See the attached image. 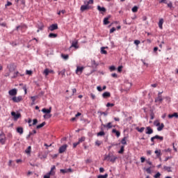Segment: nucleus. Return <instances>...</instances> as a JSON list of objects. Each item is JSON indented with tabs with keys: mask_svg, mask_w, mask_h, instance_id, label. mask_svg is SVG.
I'll use <instances>...</instances> for the list:
<instances>
[{
	"mask_svg": "<svg viewBox=\"0 0 178 178\" xmlns=\"http://www.w3.org/2000/svg\"><path fill=\"white\" fill-rule=\"evenodd\" d=\"M163 127H165V124H163V123H161L157 128L158 131H162V130H163Z\"/></svg>",
	"mask_w": 178,
	"mask_h": 178,
	"instance_id": "26",
	"label": "nucleus"
},
{
	"mask_svg": "<svg viewBox=\"0 0 178 178\" xmlns=\"http://www.w3.org/2000/svg\"><path fill=\"white\" fill-rule=\"evenodd\" d=\"M109 19H111V15L104 19L103 23L105 26L109 24Z\"/></svg>",
	"mask_w": 178,
	"mask_h": 178,
	"instance_id": "17",
	"label": "nucleus"
},
{
	"mask_svg": "<svg viewBox=\"0 0 178 178\" xmlns=\"http://www.w3.org/2000/svg\"><path fill=\"white\" fill-rule=\"evenodd\" d=\"M11 115L13 116L14 120H17L22 116L20 113H16L15 111L11 112Z\"/></svg>",
	"mask_w": 178,
	"mask_h": 178,
	"instance_id": "8",
	"label": "nucleus"
},
{
	"mask_svg": "<svg viewBox=\"0 0 178 178\" xmlns=\"http://www.w3.org/2000/svg\"><path fill=\"white\" fill-rule=\"evenodd\" d=\"M97 90H99V92L102 91V88L101 86H97Z\"/></svg>",
	"mask_w": 178,
	"mask_h": 178,
	"instance_id": "62",
	"label": "nucleus"
},
{
	"mask_svg": "<svg viewBox=\"0 0 178 178\" xmlns=\"http://www.w3.org/2000/svg\"><path fill=\"white\" fill-rule=\"evenodd\" d=\"M17 132L19 133V134H23L24 133L23 127H17Z\"/></svg>",
	"mask_w": 178,
	"mask_h": 178,
	"instance_id": "25",
	"label": "nucleus"
},
{
	"mask_svg": "<svg viewBox=\"0 0 178 178\" xmlns=\"http://www.w3.org/2000/svg\"><path fill=\"white\" fill-rule=\"evenodd\" d=\"M90 6L88 5H83L81 6V12H84V10H87L88 9H90Z\"/></svg>",
	"mask_w": 178,
	"mask_h": 178,
	"instance_id": "15",
	"label": "nucleus"
},
{
	"mask_svg": "<svg viewBox=\"0 0 178 178\" xmlns=\"http://www.w3.org/2000/svg\"><path fill=\"white\" fill-rule=\"evenodd\" d=\"M38 123V120L34 119L32 126H35V124H37Z\"/></svg>",
	"mask_w": 178,
	"mask_h": 178,
	"instance_id": "44",
	"label": "nucleus"
},
{
	"mask_svg": "<svg viewBox=\"0 0 178 178\" xmlns=\"http://www.w3.org/2000/svg\"><path fill=\"white\" fill-rule=\"evenodd\" d=\"M7 67L10 73H13V72H15V70H16V65L13 63L8 65Z\"/></svg>",
	"mask_w": 178,
	"mask_h": 178,
	"instance_id": "4",
	"label": "nucleus"
},
{
	"mask_svg": "<svg viewBox=\"0 0 178 178\" xmlns=\"http://www.w3.org/2000/svg\"><path fill=\"white\" fill-rule=\"evenodd\" d=\"M163 168L167 172H172V168L171 167L164 166Z\"/></svg>",
	"mask_w": 178,
	"mask_h": 178,
	"instance_id": "36",
	"label": "nucleus"
},
{
	"mask_svg": "<svg viewBox=\"0 0 178 178\" xmlns=\"http://www.w3.org/2000/svg\"><path fill=\"white\" fill-rule=\"evenodd\" d=\"M136 130L137 131H138L139 133H143L144 131V130H145V127H136Z\"/></svg>",
	"mask_w": 178,
	"mask_h": 178,
	"instance_id": "30",
	"label": "nucleus"
},
{
	"mask_svg": "<svg viewBox=\"0 0 178 178\" xmlns=\"http://www.w3.org/2000/svg\"><path fill=\"white\" fill-rule=\"evenodd\" d=\"M154 124L158 127L161 125V122H159V121L154 122Z\"/></svg>",
	"mask_w": 178,
	"mask_h": 178,
	"instance_id": "56",
	"label": "nucleus"
},
{
	"mask_svg": "<svg viewBox=\"0 0 178 178\" xmlns=\"http://www.w3.org/2000/svg\"><path fill=\"white\" fill-rule=\"evenodd\" d=\"M154 154H156V158H159V159H160V161H161V156H162V153H161V149L155 150Z\"/></svg>",
	"mask_w": 178,
	"mask_h": 178,
	"instance_id": "13",
	"label": "nucleus"
},
{
	"mask_svg": "<svg viewBox=\"0 0 178 178\" xmlns=\"http://www.w3.org/2000/svg\"><path fill=\"white\" fill-rule=\"evenodd\" d=\"M151 154H152V151H151V150L147 151V155H151Z\"/></svg>",
	"mask_w": 178,
	"mask_h": 178,
	"instance_id": "64",
	"label": "nucleus"
},
{
	"mask_svg": "<svg viewBox=\"0 0 178 178\" xmlns=\"http://www.w3.org/2000/svg\"><path fill=\"white\" fill-rule=\"evenodd\" d=\"M8 94L11 97H15V95H17V90L16 88L12 89L8 91Z\"/></svg>",
	"mask_w": 178,
	"mask_h": 178,
	"instance_id": "9",
	"label": "nucleus"
},
{
	"mask_svg": "<svg viewBox=\"0 0 178 178\" xmlns=\"http://www.w3.org/2000/svg\"><path fill=\"white\" fill-rule=\"evenodd\" d=\"M67 149V145H63L58 149L59 154H63Z\"/></svg>",
	"mask_w": 178,
	"mask_h": 178,
	"instance_id": "5",
	"label": "nucleus"
},
{
	"mask_svg": "<svg viewBox=\"0 0 178 178\" xmlns=\"http://www.w3.org/2000/svg\"><path fill=\"white\" fill-rule=\"evenodd\" d=\"M31 122H33V121L31 120V118H29L28 120V123L29 124V127H31V126H33V124H31Z\"/></svg>",
	"mask_w": 178,
	"mask_h": 178,
	"instance_id": "57",
	"label": "nucleus"
},
{
	"mask_svg": "<svg viewBox=\"0 0 178 178\" xmlns=\"http://www.w3.org/2000/svg\"><path fill=\"white\" fill-rule=\"evenodd\" d=\"M131 10L134 13H136V12H138V7H137V6H135L133 7Z\"/></svg>",
	"mask_w": 178,
	"mask_h": 178,
	"instance_id": "31",
	"label": "nucleus"
},
{
	"mask_svg": "<svg viewBox=\"0 0 178 178\" xmlns=\"http://www.w3.org/2000/svg\"><path fill=\"white\" fill-rule=\"evenodd\" d=\"M163 99L162 98V95H161V92L159 93L158 97L155 99V102H162Z\"/></svg>",
	"mask_w": 178,
	"mask_h": 178,
	"instance_id": "18",
	"label": "nucleus"
},
{
	"mask_svg": "<svg viewBox=\"0 0 178 178\" xmlns=\"http://www.w3.org/2000/svg\"><path fill=\"white\" fill-rule=\"evenodd\" d=\"M163 19L161 18L159 19V29H161V30L163 29Z\"/></svg>",
	"mask_w": 178,
	"mask_h": 178,
	"instance_id": "19",
	"label": "nucleus"
},
{
	"mask_svg": "<svg viewBox=\"0 0 178 178\" xmlns=\"http://www.w3.org/2000/svg\"><path fill=\"white\" fill-rule=\"evenodd\" d=\"M167 5L168 8H172V6H173V4L172 3V2L168 3Z\"/></svg>",
	"mask_w": 178,
	"mask_h": 178,
	"instance_id": "61",
	"label": "nucleus"
},
{
	"mask_svg": "<svg viewBox=\"0 0 178 178\" xmlns=\"http://www.w3.org/2000/svg\"><path fill=\"white\" fill-rule=\"evenodd\" d=\"M154 178H160L161 177V172H157L154 176Z\"/></svg>",
	"mask_w": 178,
	"mask_h": 178,
	"instance_id": "46",
	"label": "nucleus"
},
{
	"mask_svg": "<svg viewBox=\"0 0 178 178\" xmlns=\"http://www.w3.org/2000/svg\"><path fill=\"white\" fill-rule=\"evenodd\" d=\"M19 29H21V30H23L24 29H25V30H27V25L22 24L17 26L16 27L17 31H19Z\"/></svg>",
	"mask_w": 178,
	"mask_h": 178,
	"instance_id": "14",
	"label": "nucleus"
},
{
	"mask_svg": "<svg viewBox=\"0 0 178 178\" xmlns=\"http://www.w3.org/2000/svg\"><path fill=\"white\" fill-rule=\"evenodd\" d=\"M61 57L63 59H65V60H67V59H69V55L67 54H61Z\"/></svg>",
	"mask_w": 178,
	"mask_h": 178,
	"instance_id": "33",
	"label": "nucleus"
},
{
	"mask_svg": "<svg viewBox=\"0 0 178 178\" xmlns=\"http://www.w3.org/2000/svg\"><path fill=\"white\" fill-rule=\"evenodd\" d=\"M126 140H127V137H124L122 140H121V144H122V145H127V142L126 141Z\"/></svg>",
	"mask_w": 178,
	"mask_h": 178,
	"instance_id": "27",
	"label": "nucleus"
},
{
	"mask_svg": "<svg viewBox=\"0 0 178 178\" xmlns=\"http://www.w3.org/2000/svg\"><path fill=\"white\" fill-rule=\"evenodd\" d=\"M31 99H32V102H35V99H37V97L35 96H32L31 97Z\"/></svg>",
	"mask_w": 178,
	"mask_h": 178,
	"instance_id": "52",
	"label": "nucleus"
},
{
	"mask_svg": "<svg viewBox=\"0 0 178 178\" xmlns=\"http://www.w3.org/2000/svg\"><path fill=\"white\" fill-rule=\"evenodd\" d=\"M101 144H102V143L99 140H97L95 142V145H97V147H99V145H101Z\"/></svg>",
	"mask_w": 178,
	"mask_h": 178,
	"instance_id": "51",
	"label": "nucleus"
},
{
	"mask_svg": "<svg viewBox=\"0 0 178 178\" xmlns=\"http://www.w3.org/2000/svg\"><path fill=\"white\" fill-rule=\"evenodd\" d=\"M12 6V3L10 1H8L7 3L5 5V6Z\"/></svg>",
	"mask_w": 178,
	"mask_h": 178,
	"instance_id": "60",
	"label": "nucleus"
},
{
	"mask_svg": "<svg viewBox=\"0 0 178 178\" xmlns=\"http://www.w3.org/2000/svg\"><path fill=\"white\" fill-rule=\"evenodd\" d=\"M26 74H33V71H31V70H26Z\"/></svg>",
	"mask_w": 178,
	"mask_h": 178,
	"instance_id": "59",
	"label": "nucleus"
},
{
	"mask_svg": "<svg viewBox=\"0 0 178 178\" xmlns=\"http://www.w3.org/2000/svg\"><path fill=\"white\" fill-rule=\"evenodd\" d=\"M102 126L104 129H107V130H109V129H112L113 127V125H112V122H108L106 124H102Z\"/></svg>",
	"mask_w": 178,
	"mask_h": 178,
	"instance_id": "10",
	"label": "nucleus"
},
{
	"mask_svg": "<svg viewBox=\"0 0 178 178\" xmlns=\"http://www.w3.org/2000/svg\"><path fill=\"white\" fill-rule=\"evenodd\" d=\"M19 75L24 76L23 74H20L19 72H16L13 74V76L11 77V79H16V77H17Z\"/></svg>",
	"mask_w": 178,
	"mask_h": 178,
	"instance_id": "28",
	"label": "nucleus"
},
{
	"mask_svg": "<svg viewBox=\"0 0 178 178\" xmlns=\"http://www.w3.org/2000/svg\"><path fill=\"white\" fill-rule=\"evenodd\" d=\"M78 44H79V41L75 39V40L72 42V45H71V47H73V48H75L76 49H79Z\"/></svg>",
	"mask_w": 178,
	"mask_h": 178,
	"instance_id": "12",
	"label": "nucleus"
},
{
	"mask_svg": "<svg viewBox=\"0 0 178 178\" xmlns=\"http://www.w3.org/2000/svg\"><path fill=\"white\" fill-rule=\"evenodd\" d=\"M83 141H86V137L82 136L81 138H79L78 143L80 144L81 143H83Z\"/></svg>",
	"mask_w": 178,
	"mask_h": 178,
	"instance_id": "39",
	"label": "nucleus"
},
{
	"mask_svg": "<svg viewBox=\"0 0 178 178\" xmlns=\"http://www.w3.org/2000/svg\"><path fill=\"white\" fill-rule=\"evenodd\" d=\"M94 3V0H89L88 2H87V4L88 6H89V5H92Z\"/></svg>",
	"mask_w": 178,
	"mask_h": 178,
	"instance_id": "43",
	"label": "nucleus"
},
{
	"mask_svg": "<svg viewBox=\"0 0 178 178\" xmlns=\"http://www.w3.org/2000/svg\"><path fill=\"white\" fill-rule=\"evenodd\" d=\"M155 140H160V141H163V136H159L158 135H156V136L152 137L150 139L152 143H154Z\"/></svg>",
	"mask_w": 178,
	"mask_h": 178,
	"instance_id": "3",
	"label": "nucleus"
},
{
	"mask_svg": "<svg viewBox=\"0 0 178 178\" xmlns=\"http://www.w3.org/2000/svg\"><path fill=\"white\" fill-rule=\"evenodd\" d=\"M112 133H114L117 137H120V132L115 129L112 130Z\"/></svg>",
	"mask_w": 178,
	"mask_h": 178,
	"instance_id": "23",
	"label": "nucleus"
},
{
	"mask_svg": "<svg viewBox=\"0 0 178 178\" xmlns=\"http://www.w3.org/2000/svg\"><path fill=\"white\" fill-rule=\"evenodd\" d=\"M48 30L49 31H54V30H58V24H53L49 26Z\"/></svg>",
	"mask_w": 178,
	"mask_h": 178,
	"instance_id": "6",
	"label": "nucleus"
},
{
	"mask_svg": "<svg viewBox=\"0 0 178 178\" xmlns=\"http://www.w3.org/2000/svg\"><path fill=\"white\" fill-rule=\"evenodd\" d=\"M66 73V70H63L62 71H60L58 74H60V76H62V77H65V74Z\"/></svg>",
	"mask_w": 178,
	"mask_h": 178,
	"instance_id": "35",
	"label": "nucleus"
},
{
	"mask_svg": "<svg viewBox=\"0 0 178 178\" xmlns=\"http://www.w3.org/2000/svg\"><path fill=\"white\" fill-rule=\"evenodd\" d=\"M26 154H30L31 152V146H29L28 148L25 150Z\"/></svg>",
	"mask_w": 178,
	"mask_h": 178,
	"instance_id": "38",
	"label": "nucleus"
},
{
	"mask_svg": "<svg viewBox=\"0 0 178 178\" xmlns=\"http://www.w3.org/2000/svg\"><path fill=\"white\" fill-rule=\"evenodd\" d=\"M103 98H109L111 97V92H105L102 94Z\"/></svg>",
	"mask_w": 178,
	"mask_h": 178,
	"instance_id": "20",
	"label": "nucleus"
},
{
	"mask_svg": "<svg viewBox=\"0 0 178 178\" xmlns=\"http://www.w3.org/2000/svg\"><path fill=\"white\" fill-rule=\"evenodd\" d=\"M168 118L169 119H172V118H178V113H174L173 114H169Z\"/></svg>",
	"mask_w": 178,
	"mask_h": 178,
	"instance_id": "24",
	"label": "nucleus"
},
{
	"mask_svg": "<svg viewBox=\"0 0 178 178\" xmlns=\"http://www.w3.org/2000/svg\"><path fill=\"white\" fill-rule=\"evenodd\" d=\"M104 134H105V132H104V131H102L97 133V136H104Z\"/></svg>",
	"mask_w": 178,
	"mask_h": 178,
	"instance_id": "47",
	"label": "nucleus"
},
{
	"mask_svg": "<svg viewBox=\"0 0 178 178\" xmlns=\"http://www.w3.org/2000/svg\"><path fill=\"white\" fill-rule=\"evenodd\" d=\"M55 173H56V167L55 165H53L51 168L50 172L44 175V178H50L51 176H55Z\"/></svg>",
	"mask_w": 178,
	"mask_h": 178,
	"instance_id": "2",
	"label": "nucleus"
},
{
	"mask_svg": "<svg viewBox=\"0 0 178 178\" xmlns=\"http://www.w3.org/2000/svg\"><path fill=\"white\" fill-rule=\"evenodd\" d=\"M115 31H116V28L113 27V28L110 30V33L112 34V33H115Z\"/></svg>",
	"mask_w": 178,
	"mask_h": 178,
	"instance_id": "49",
	"label": "nucleus"
},
{
	"mask_svg": "<svg viewBox=\"0 0 178 178\" xmlns=\"http://www.w3.org/2000/svg\"><path fill=\"white\" fill-rule=\"evenodd\" d=\"M124 152V145H122L120 149L118 151V154H123Z\"/></svg>",
	"mask_w": 178,
	"mask_h": 178,
	"instance_id": "32",
	"label": "nucleus"
},
{
	"mask_svg": "<svg viewBox=\"0 0 178 178\" xmlns=\"http://www.w3.org/2000/svg\"><path fill=\"white\" fill-rule=\"evenodd\" d=\"M152 133H154V129L151 127H147L146 128V134H152Z\"/></svg>",
	"mask_w": 178,
	"mask_h": 178,
	"instance_id": "16",
	"label": "nucleus"
},
{
	"mask_svg": "<svg viewBox=\"0 0 178 178\" xmlns=\"http://www.w3.org/2000/svg\"><path fill=\"white\" fill-rule=\"evenodd\" d=\"M58 37V34L56 33H49V38H56Z\"/></svg>",
	"mask_w": 178,
	"mask_h": 178,
	"instance_id": "29",
	"label": "nucleus"
},
{
	"mask_svg": "<svg viewBox=\"0 0 178 178\" xmlns=\"http://www.w3.org/2000/svg\"><path fill=\"white\" fill-rule=\"evenodd\" d=\"M51 71H49V70H48V69H45L44 70V74H45V76H48V74H49V72H50Z\"/></svg>",
	"mask_w": 178,
	"mask_h": 178,
	"instance_id": "40",
	"label": "nucleus"
},
{
	"mask_svg": "<svg viewBox=\"0 0 178 178\" xmlns=\"http://www.w3.org/2000/svg\"><path fill=\"white\" fill-rule=\"evenodd\" d=\"M140 162H141L142 163H144L145 162V157H141V158H140Z\"/></svg>",
	"mask_w": 178,
	"mask_h": 178,
	"instance_id": "58",
	"label": "nucleus"
},
{
	"mask_svg": "<svg viewBox=\"0 0 178 178\" xmlns=\"http://www.w3.org/2000/svg\"><path fill=\"white\" fill-rule=\"evenodd\" d=\"M79 144H80V143H79V142L73 143V148H76V147H77V145H79Z\"/></svg>",
	"mask_w": 178,
	"mask_h": 178,
	"instance_id": "55",
	"label": "nucleus"
},
{
	"mask_svg": "<svg viewBox=\"0 0 178 178\" xmlns=\"http://www.w3.org/2000/svg\"><path fill=\"white\" fill-rule=\"evenodd\" d=\"M118 159V156L113 155L112 153H109L108 154L104 156V161H108V162H112V163H115L116 160Z\"/></svg>",
	"mask_w": 178,
	"mask_h": 178,
	"instance_id": "1",
	"label": "nucleus"
},
{
	"mask_svg": "<svg viewBox=\"0 0 178 178\" xmlns=\"http://www.w3.org/2000/svg\"><path fill=\"white\" fill-rule=\"evenodd\" d=\"M33 134H37V131L33 130L32 132L29 133V137H30V136H33Z\"/></svg>",
	"mask_w": 178,
	"mask_h": 178,
	"instance_id": "45",
	"label": "nucleus"
},
{
	"mask_svg": "<svg viewBox=\"0 0 178 178\" xmlns=\"http://www.w3.org/2000/svg\"><path fill=\"white\" fill-rule=\"evenodd\" d=\"M97 178H108V174H105L104 175H98Z\"/></svg>",
	"mask_w": 178,
	"mask_h": 178,
	"instance_id": "41",
	"label": "nucleus"
},
{
	"mask_svg": "<svg viewBox=\"0 0 178 178\" xmlns=\"http://www.w3.org/2000/svg\"><path fill=\"white\" fill-rule=\"evenodd\" d=\"M111 72H113V70H116V67L115 66L112 65L110 67Z\"/></svg>",
	"mask_w": 178,
	"mask_h": 178,
	"instance_id": "53",
	"label": "nucleus"
},
{
	"mask_svg": "<svg viewBox=\"0 0 178 178\" xmlns=\"http://www.w3.org/2000/svg\"><path fill=\"white\" fill-rule=\"evenodd\" d=\"M140 42H141L140 40H134L135 45H139V44H140Z\"/></svg>",
	"mask_w": 178,
	"mask_h": 178,
	"instance_id": "48",
	"label": "nucleus"
},
{
	"mask_svg": "<svg viewBox=\"0 0 178 178\" xmlns=\"http://www.w3.org/2000/svg\"><path fill=\"white\" fill-rule=\"evenodd\" d=\"M52 116V115L51 114H47V115H44V118H47V119H49V118H51Z\"/></svg>",
	"mask_w": 178,
	"mask_h": 178,
	"instance_id": "54",
	"label": "nucleus"
},
{
	"mask_svg": "<svg viewBox=\"0 0 178 178\" xmlns=\"http://www.w3.org/2000/svg\"><path fill=\"white\" fill-rule=\"evenodd\" d=\"M106 106H107V108H109L110 106L112 108V106H115V104H113V103H107Z\"/></svg>",
	"mask_w": 178,
	"mask_h": 178,
	"instance_id": "42",
	"label": "nucleus"
},
{
	"mask_svg": "<svg viewBox=\"0 0 178 178\" xmlns=\"http://www.w3.org/2000/svg\"><path fill=\"white\" fill-rule=\"evenodd\" d=\"M106 47H102L101 48V54H103L104 55H106L108 52L105 50Z\"/></svg>",
	"mask_w": 178,
	"mask_h": 178,
	"instance_id": "34",
	"label": "nucleus"
},
{
	"mask_svg": "<svg viewBox=\"0 0 178 178\" xmlns=\"http://www.w3.org/2000/svg\"><path fill=\"white\" fill-rule=\"evenodd\" d=\"M97 10H99V12H106V8H105L104 7H101L100 6H97Z\"/></svg>",
	"mask_w": 178,
	"mask_h": 178,
	"instance_id": "21",
	"label": "nucleus"
},
{
	"mask_svg": "<svg viewBox=\"0 0 178 178\" xmlns=\"http://www.w3.org/2000/svg\"><path fill=\"white\" fill-rule=\"evenodd\" d=\"M90 97H91V98H92V99H95V95H94V94H91L90 95Z\"/></svg>",
	"mask_w": 178,
	"mask_h": 178,
	"instance_id": "63",
	"label": "nucleus"
},
{
	"mask_svg": "<svg viewBox=\"0 0 178 178\" xmlns=\"http://www.w3.org/2000/svg\"><path fill=\"white\" fill-rule=\"evenodd\" d=\"M122 69H123V66H122V65L119 66L118 68V72L119 73L122 72Z\"/></svg>",
	"mask_w": 178,
	"mask_h": 178,
	"instance_id": "50",
	"label": "nucleus"
},
{
	"mask_svg": "<svg viewBox=\"0 0 178 178\" xmlns=\"http://www.w3.org/2000/svg\"><path fill=\"white\" fill-rule=\"evenodd\" d=\"M51 109H52V108H51V107L49 109L42 108V112H43V113H51Z\"/></svg>",
	"mask_w": 178,
	"mask_h": 178,
	"instance_id": "22",
	"label": "nucleus"
},
{
	"mask_svg": "<svg viewBox=\"0 0 178 178\" xmlns=\"http://www.w3.org/2000/svg\"><path fill=\"white\" fill-rule=\"evenodd\" d=\"M12 100L13 102H21V101H23V97L22 96L13 97Z\"/></svg>",
	"mask_w": 178,
	"mask_h": 178,
	"instance_id": "7",
	"label": "nucleus"
},
{
	"mask_svg": "<svg viewBox=\"0 0 178 178\" xmlns=\"http://www.w3.org/2000/svg\"><path fill=\"white\" fill-rule=\"evenodd\" d=\"M84 70V67H77L76 70V74H81Z\"/></svg>",
	"mask_w": 178,
	"mask_h": 178,
	"instance_id": "11",
	"label": "nucleus"
},
{
	"mask_svg": "<svg viewBox=\"0 0 178 178\" xmlns=\"http://www.w3.org/2000/svg\"><path fill=\"white\" fill-rule=\"evenodd\" d=\"M44 126H45V122H43L42 124L38 125L36 129H41L42 127H44Z\"/></svg>",
	"mask_w": 178,
	"mask_h": 178,
	"instance_id": "37",
	"label": "nucleus"
}]
</instances>
